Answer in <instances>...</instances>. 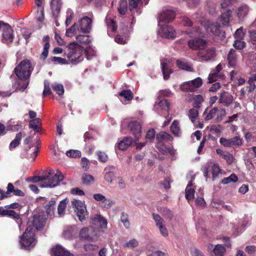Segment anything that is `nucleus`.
Returning <instances> with one entry per match:
<instances>
[{
    "mask_svg": "<svg viewBox=\"0 0 256 256\" xmlns=\"http://www.w3.org/2000/svg\"><path fill=\"white\" fill-rule=\"evenodd\" d=\"M32 70L31 64L28 60H22L15 68L14 72L18 78L20 80H26L22 86H20V84H18V86L22 92H24L27 88L29 84L27 80L30 78Z\"/></svg>",
    "mask_w": 256,
    "mask_h": 256,
    "instance_id": "1",
    "label": "nucleus"
},
{
    "mask_svg": "<svg viewBox=\"0 0 256 256\" xmlns=\"http://www.w3.org/2000/svg\"><path fill=\"white\" fill-rule=\"evenodd\" d=\"M56 202L54 199H52L48 202L46 205V212L48 216L51 218L54 214V211L56 208Z\"/></svg>",
    "mask_w": 256,
    "mask_h": 256,
    "instance_id": "34",
    "label": "nucleus"
},
{
    "mask_svg": "<svg viewBox=\"0 0 256 256\" xmlns=\"http://www.w3.org/2000/svg\"><path fill=\"white\" fill-rule=\"evenodd\" d=\"M158 34L166 38H173L176 37V32L174 28L168 25L162 26L158 30Z\"/></svg>",
    "mask_w": 256,
    "mask_h": 256,
    "instance_id": "12",
    "label": "nucleus"
},
{
    "mask_svg": "<svg viewBox=\"0 0 256 256\" xmlns=\"http://www.w3.org/2000/svg\"><path fill=\"white\" fill-rule=\"evenodd\" d=\"M120 221L126 228L128 229L130 228V224L128 220V214L124 212H122L120 215Z\"/></svg>",
    "mask_w": 256,
    "mask_h": 256,
    "instance_id": "48",
    "label": "nucleus"
},
{
    "mask_svg": "<svg viewBox=\"0 0 256 256\" xmlns=\"http://www.w3.org/2000/svg\"><path fill=\"white\" fill-rule=\"evenodd\" d=\"M94 198L99 202L100 206L104 208L108 209L114 204L115 202L112 199L107 198L101 194H96Z\"/></svg>",
    "mask_w": 256,
    "mask_h": 256,
    "instance_id": "10",
    "label": "nucleus"
},
{
    "mask_svg": "<svg viewBox=\"0 0 256 256\" xmlns=\"http://www.w3.org/2000/svg\"><path fill=\"white\" fill-rule=\"evenodd\" d=\"M246 42L240 40H236L234 43V46L238 50H242L246 46Z\"/></svg>",
    "mask_w": 256,
    "mask_h": 256,
    "instance_id": "64",
    "label": "nucleus"
},
{
    "mask_svg": "<svg viewBox=\"0 0 256 256\" xmlns=\"http://www.w3.org/2000/svg\"><path fill=\"white\" fill-rule=\"evenodd\" d=\"M156 140L158 141L156 147L158 149L164 146L163 144L164 142L166 141H172V136L164 132H161L158 133L156 136Z\"/></svg>",
    "mask_w": 256,
    "mask_h": 256,
    "instance_id": "21",
    "label": "nucleus"
},
{
    "mask_svg": "<svg viewBox=\"0 0 256 256\" xmlns=\"http://www.w3.org/2000/svg\"><path fill=\"white\" fill-rule=\"evenodd\" d=\"M50 254L51 256H74L72 254L58 244L52 248Z\"/></svg>",
    "mask_w": 256,
    "mask_h": 256,
    "instance_id": "22",
    "label": "nucleus"
},
{
    "mask_svg": "<svg viewBox=\"0 0 256 256\" xmlns=\"http://www.w3.org/2000/svg\"><path fill=\"white\" fill-rule=\"evenodd\" d=\"M222 69V66L221 64H218L216 68L214 71L210 73L208 77V80L210 83H212L216 81L218 78H220V75L218 74L220 72Z\"/></svg>",
    "mask_w": 256,
    "mask_h": 256,
    "instance_id": "30",
    "label": "nucleus"
},
{
    "mask_svg": "<svg viewBox=\"0 0 256 256\" xmlns=\"http://www.w3.org/2000/svg\"><path fill=\"white\" fill-rule=\"evenodd\" d=\"M208 248L210 250V255L212 256H223L226 251L224 247L220 244L214 246L210 244L208 246Z\"/></svg>",
    "mask_w": 256,
    "mask_h": 256,
    "instance_id": "24",
    "label": "nucleus"
},
{
    "mask_svg": "<svg viewBox=\"0 0 256 256\" xmlns=\"http://www.w3.org/2000/svg\"><path fill=\"white\" fill-rule=\"evenodd\" d=\"M171 132L176 136H178L180 134V128L179 127V122L174 120L170 127Z\"/></svg>",
    "mask_w": 256,
    "mask_h": 256,
    "instance_id": "43",
    "label": "nucleus"
},
{
    "mask_svg": "<svg viewBox=\"0 0 256 256\" xmlns=\"http://www.w3.org/2000/svg\"><path fill=\"white\" fill-rule=\"evenodd\" d=\"M180 88L184 92H194L189 81L182 83L180 86Z\"/></svg>",
    "mask_w": 256,
    "mask_h": 256,
    "instance_id": "57",
    "label": "nucleus"
},
{
    "mask_svg": "<svg viewBox=\"0 0 256 256\" xmlns=\"http://www.w3.org/2000/svg\"><path fill=\"white\" fill-rule=\"evenodd\" d=\"M21 246L25 249L33 248L36 242L34 238V232L33 228L28 226L20 238V240Z\"/></svg>",
    "mask_w": 256,
    "mask_h": 256,
    "instance_id": "4",
    "label": "nucleus"
},
{
    "mask_svg": "<svg viewBox=\"0 0 256 256\" xmlns=\"http://www.w3.org/2000/svg\"><path fill=\"white\" fill-rule=\"evenodd\" d=\"M238 177L234 174H232L230 176L227 178H224L222 181V183L224 184H228L231 182H236L238 181Z\"/></svg>",
    "mask_w": 256,
    "mask_h": 256,
    "instance_id": "53",
    "label": "nucleus"
},
{
    "mask_svg": "<svg viewBox=\"0 0 256 256\" xmlns=\"http://www.w3.org/2000/svg\"><path fill=\"white\" fill-rule=\"evenodd\" d=\"M216 204H218V205H222V206L226 210L230 212H232V206L229 205L224 204V202L220 200H213L212 202V204L214 207H216Z\"/></svg>",
    "mask_w": 256,
    "mask_h": 256,
    "instance_id": "55",
    "label": "nucleus"
},
{
    "mask_svg": "<svg viewBox=\"0 0 256 256\" xmlns=\"http://www.w3.org/2000/svg\"><path fill=\"white\" fill-rule=\"evenodd\" d=\"M88 15L80 18L76 23L77 30L80 32L88 34L92 30L94 16L92 13H89Z\"/></svg>",
    "mask_w": 256,
    "mask_h": 256,
    "instance_id": "6",
    "label": "nucleus"
},
{
    "mask_svg": "<svg viewBox=\"0 0 256 256\" xmlns=\"http://www.w3.org/2000/svg\"><path fill=\"white\" fill-rule=\"evenodd\" d=\"M68 202V200L67 198H65L60 202L58 207V212L60 216H62L64 214Z\"/></svg>",
    "mask_w": 256,
    "mask_h": 256,
    "instance_id": "41",
    "label": "nucleus"
},
{
    "mask_svg": "<svg viewBox=\"0 0 256 256\" xmlns=\"http://www.w3.org/2000/svg\"><path fill=\"white\" fill-rule=\"evenodd\" d=\"M33 226L37 230L42 228L44 220L39 216H34L33 218Z\"/></svg>",
    "mask_w": 256,
    "mask_h": 256,
    "instance_id": "38",
    "label": "nucleus"
},
{
    "mask_svg": "<svg viewBox=\"0 0 256 256\" xmlns=\"http://www.w3.org/2000/svg\"><path fill=\"white\" fill-rule=\"evenodd\" d=\"M106 23L108 26V34H110L109 32L110 30L112 32H114L116 30L117 28V26L116 24V22L114 21L113 19H112L106 16Z\"/></svg>",
    "mask_w": 256,
    "mask_h": 256,
    "instance_id": "37",
    "label": "nucleus"
},
{
    "mask_svg": "<svg viewBox=\"0 0 256 256\" xmlns=\"http://www.w3.org/2000/svg\"><path fill=\"white\" fill-rule=\"evenodd\" d=\"M60 0H52L50 6L53 16H57L61 8Z\"/></svg>",
    "mask_w": 256,
    "mask_h": 256,
    "instance_id": "31",
    "label": "nucleus"
},
{
    "mask_svg": "<svg viewBox=\"0 0 256 256\" xmlns=\"http://www.w3.org/2000/svg\"><path fill=\"white\" fill-rule=\"evenodd\" d=\"M138 241L135 238H132L123 244V247L124 248H134L138 246Z\"/></svg>",
    "mask_w": 256,
    "mask_h": 256,
    "instance_id": "47",
    "label": "nucleus"
},
{
    "mask_svg": "<svg viewBox=\"0 0 256 256\" xmlns=\"http://www.w3.org/2000/svg\"><path fill=\"white\" fill-rule=\"evenodd\" d=\"M79 235L80 239L91 242L97 240L98 238L96 230L92 226L82 228Z\"/></svg>",
    "mask_w": 256,
    "mask_h": 256,
    "instance_id": "8",
    "label": "nucleus"
},
{
    "mask_svg": "<svg viewBox=\"0 0 256 256\" xmlns=\"http://www.w3.org/2000/svg\"><path fill=\"white\" fill-rule=\"evenodd\" d=\"M175 18V13L174 10H163L159 14L158 17V22H163L169 23L171 22Z\"/></svg>",
    "mask_w": 256,
    "mask_h": 256,
    "instance_id": "13",
    "label": "nucleus"
},
{
    "mask_svg": "<svg viewBox=\"0 0 256 256\" xmlns=\"http://www.w3.org/2000/svg\"><path fill=\"white\" fill-rule=\"evenodd\" d=\"M70 206L74 209L80 222L84 221L88 216V213L84 201L73 199L71 201Z\"/></svg>",
    "mask_w": 256,
    "mask_h": 256,
    "instance_id": "5",
    "label": "nucleus"
},
{
    "mask_svg": "<svg viewBox=\"0 0 256 256\" xmlns=\"http://www.w3.org/2000/svg\"><path fill=\"white\" fill-rule=\"evenodd\" d=\"M84 51L88 60L91 59L93 56L96 55V50L90 46L86 47Z\"/></svg>",
    "mask_w": 256,
    "mask_h": 256,
    "instance_id": "58",
    "label": "nucleus"
},
{
    "mask_svg": "<svg viewBox=\"0 0 256 256\" xmlns=\"http://www.w3.org/2000/svg\"><path fill=\"white\" fill-rule=\"evenodd\" d=\"M92 222L94 225L97 226L100 228L106 229L107 228V220L101 215H95L92 220Z\"/></svg>",
    "mask_w": 256,
    "mask_h": 256,
    "instance_id": "27",
    "label": "nucleus"
},
{
    "mask_svg": "<svg viewBox=\"0 0 256 256\" xmlns=\"http://www.w3.org/2000/svg\"><path fill=\"white\" fill-rule=\"evenodd\" d=\"M63 179L64 176L60 171L57 170L55 173L54 170H50L47 175L45 176V179L42 182L41 188L56 187Z\"/></svg>",
    "mask_w": 256,
    "mask_h": 256,
    "instance_id": "2",
    "label": "nucleus"
},
{
    "mask_svg": "<svg viewBox=\"0 0 256 256\" xmlns=\"http://www.w3.org/2000/svg\"><path fill=\"white\" fill-rule=\"evenodd\" d=\"M119 96L123 97L126 100H130L133 98L132 92L130 90H123L119 93Z\"/></svg>",
    "mask_w": 256,
    "mask_h": 256,
    "instance_id": "52",
    "label": "nucleus"
},
{
    "mask_svg": "<svg viewBox=\"0 0 256 256\" xmlns=\"http://www.w3.org/2000/svg\"><path fill=\"white\" fill-rule=\"evenodd\" d=\"M176 64L179 68L182 70L187 71H190L192 70V68L188 66L183 60H178L176 61Z\"/></svg>",
    "mask_w": 256,
    "mask_h": 256,
    "instance_id": "54",
    "label": "nucleus"
},
{
    "mask_svg": "<svg viewBox=\"0 0 256 256\" xmlns=\"http://www.w3.org/2000/svg\"><path fill=\"white\" fill-rule=\"evenodd\" d=\"M162 70L164 80L170 78V75L172 72V64L170 60H164L161 62Z\"/></svg>",
    "mask_w": 256,
    "mask_h": 256,
    "instance_id": "19",
    "label": "nucleus"
},
{
    "mask_svg": "<svg viewBox=\"0 0 256 256\" xmlns=\"http://www.w3.org/2000/svg\"><path fill=\"white\" fill-rule=\"evenodd\" d=\"M83 48L75 42L70 43L68 46L67 58L70 62L76 64L82 60Z\"/></svg>",
    "mask_w": 256,
    "mask_h": 256,
    "instance_id": "3",
    "label": "nucleus"
},
{
    "mask_svg": "<svg viewBox=\"0 0 256 256\" xmlns=\"http://www.w3.org/2000/svg\"><path fill=\"white\" fill-rule=\"evenodd\" d=\"M194 178L192 176V180L188 182L186 188V198L188 201L192 200L194 198V190L193 188H191L193 185L192 180Z\"/></svg>",
    "mask_w": 256,
    "mask_h": 256,
    "instance_id": "28",
    "label": "nucleus"
},
{
    "mask_svg": "<svg viewBox=\"0 0 256 256\" xmlns=\"http://www.w3.org/2000/svg\"><path fill=\"white\" fill-rule=\"evenodd\" d=\"M40 124V120L39 118H36L30 122V127L34 130L38 132V126Z\"/></svg>",
    "mask_w": 256,
    "mask_h": 256,
    "instance_id": "56",
    "label": "nucleus"
},
{
    "mask_svg": "<svg viewBox=\"0 0 256 256\" xmlns=\"http://www.w3.org/2000/svg\"><path fill=\"white\" fill-rule=\"evenodd\" d=\"M13 192L14 194L17 196H23L24 193L20 190L14 189L13 184L9 183L7 186V192L3 191L0 188V200H2L4 198L8 197V194Z\"/></svg>",
    "mask_w": 256,
    "mask_h": 256,
    "instance_id": "16",
    "label": "nucleus"
},
{
    "mask_svg": "<svg viewBox=\"0 0 256 256\" xmlns=\"http://www.w3.org/2000/svg\"><path fill=\"white\" fill-rule=\"evenodd\" d=\"M128 9V4L126 0H120L118 7V10L120 14L124 15Z\"/></svg>",
    "mask_w": 256,
    "mask_h": 256,
    "instance_id": "46",
    "label": "nucleus"
},
{
    "mask_svg": "<svg viewBox=\"0 0 256 256\" xmlns=\"http://www.w3.org/2000/svg\"><path fill=\"white\" fill-rule=\"evenodd\" d=\"M188 46L192 50H202L207 46V42L203 39L195 38L188 42Z\"/></svg>",
    "mask_w": 256,
    "mask_h": 256,
    "instance_id": "15",
    "label": "nucleus"
},
{
    "mask_svg": "<svg viewBox=\"0 0 256 256\" xmlns=\"http://www.w3.org/2000/svg\"><path fill=\"white\" fill-rule=\"evenodd\" d=\"M78 24L75 22L70 28L66 31V34L68 37H72L74 36H77L78 32H80L77 30Z\"/></svg>",
    "mask_w": 256,
    "mask_h": 256,
    "instance_id": "44",
    "label": "nucleus"
},
{
    "mask_svg": "<svg viewBox=\"0 0 256 256\" xmlns=\"http://www.w3.org/2000/svg\"><path fill=\"white\" fill-rule=\"evenodd\" d=\"M51 94L52 91L50 88V83L48 80H45L44 82V90L42 93L43 96H46Z\"/></svg>",
    "mask_w": 256,
    "mask_h": 256,
    "instance_id": "63",
    "label": "nucleus"
},
{
    "mask_svg": "<svg viewBox=\"0 0 256 256\" xmlns=\"http://www.w3.org/2000/svg\"><path fill=\"white\" fill-rule=\"evenodd\" d=\"M116 168L112 166H108L105 168L104 174V180L110 183H112L113 178L116 176Z\"/></svg>",
    "mask_w": 256,
    "mask_h": 256,
    "instance_id": "25",
    "label": "nucleus"
},
{
    "mask_svg": "<svg viewBox=\"0 0 256 256\" xmlns=\"http://www.w3.org/2000/svg\"><path fill=\"white\" fill-rule=\"evenodd\" d=\"M204 99L201 95L198 94L195 96L194 98L193 106L196 108H199L201 106L202 102H203Z\"/></svg>",
    "mask_w": 256,
    "mask_h": 256,
    "instance_id": "60",
    "label": "nucleus"
},
{
    "mask_svg": "<svg viewBox=\"0 0 256 256\" xmlns=\"http://www.w3.org/2000/svg\"><path fill=\"white\" fill-rule=\"evenodd\" d=\"M76 40L78 42L82 44H88L90 42L89 36L86 35L78 34Z\"/></svg>",
    "mask_w": 256,
    "mask_h": 256,
    "instance_id": "45",
    "label": "nucleus"
},
{
    "mask_svg": "<svg viewBox=\"0 0 256 256\" xmlns=\"http://www.w3.org/2000/svg\"><path fill=\"white\" fill-rule=\"evenodd\" d=\"M169 104L165 99L162 100L158 102H156L154 108L158 110L161 109L165 111H168L169 108Z\"/></svg>",
    "mask_w": 256,
    "mask_h": 256,
    "instance_id": "36",
    "label": "nucleus"
},
{
    "mask_svg": "<svg viewBox=\"0 0 256 256\" xmlns=\"http://www.w3.org/2000/svg\"><path fill=\"white\" fill-rule=\"evenodd\" d=\"M2 41L8 45L11 44L14 39V31L12 26L8 23L2 25Z\"/></svg>",
    "mask_w": 256,
    "mask_h": 256,
    "instance_id": "9",
    "label": "nucleus"
},
{
    "mask_svg": "<svg viewBox=\"0 0 256 256\" xmlns=\"http://www.w3.org/2000/svg\"><path fill=\"white\" fill-rule=\"evenodd\" d=\"M249 7L246 4L238 6L236 10V14L240 20H242L248 14L249 12Z\"/></svg>",
    "mask_w": 256,
    "mask_h": 256,
    "instance_id": "29",
    "label": "nucleus"
},
{
    "mask_svg": "<svg viewBox=\"0 0 256 256\" xmlns=\"http://www.w3.org/2000/svg\"><path fill=\"white\" fill-rule=\"evenodd\" d=\"M216 56L215 50L214 48L208 49L205 52H199L198 54V59L199 61L204 62L211 60Z\"/></svg>",
    "mask_w": 256,
    "mask_h": 256,
    "instance_id": "20",
    "label": "nucleus"
},
{
    "mask_svg": "<svg viewBox=\"0 0 256 256\" xmlns=\"http://www.w3.org/2000/svg\"><path fill=\"white\" fill-rule=\"evenodd\" d=\"M128 126L131 133L134 135V142H138L141 136L140 124L136 121H131L129 122Z\"/></svg>",
    "mask_w": 256,
    "mask_h": 256,
    "instance_id": "14",
    "label": "nucleus"
},
{
    "mask_svg": "<svg viewBox=\"0 0 256 256\" xmlns=\"http://www.w3.org/2000/svg\"><path fill=\"white\" fill-rule=\"evenodd\" d=\"M22 135L23 134L22 132H20L16 134L14 139L10 142V144L9 148L10 150H12V149L16 148L20 144V141L22 138Z\"/></svg>",
    "mask_w": 256,
    "mask_h": 256,
    "instance_id": "39",
    "label": "nucleus"
},
{
    "mask_svg": "<svg viewBox=\"0 0 256 256\" xmlns=\"http://www.w3.org/2000/svg\"><path fill=\"white\" fill-rule=\"evenodd\" d=\"M204 27L206 32L209 34L219 35L220 34V25L218 22L212 23L210 21L204 22Z\"/></svg>",
    "mask_w": 256,
    "mask_h": 256,
    "instance_id": "17",
    "label": "nucleus"
},
{
    "mask_svg": "<svg viewBox=\"0 0 256 256\" xmlns=\"http://www.w3.org/2000/svg\"><path fill=\"white\" fill-rule=\"evenodd\" d=\"M94 178L90 174H84L82 176V180L84 184L90 185L94 182Z\"/></svg>",
    "mask_w": 256,
    "mask_h": 256,
    "instance_id": "50",
    "label": "nucleus"
},
{
    "mask_svg": "<svg viewBox=\"0 0 256 256\" xmlns=\"http://www.w3.org/2000/svg\"><path fill=\"white\" fill-rule=\"evenodd\" d=\"M238 52L234 49H230L227 56L228 66L229 68H234L238 64Z\"/></svg>",
    "mask_w": 256,
    "mask_h": 256,
    "instance_id": "18",
    "label": "nucleus"
},
{
    "mask_svg": "<svg viewBox=\"0 0 256 256\" xmlns=\"http://www.w3.org/2000/svg\"><path fill=\"white\" fill-rule=\"evenodd\" d=\"M52 88L53 90L59 96H62L64 94V88L62 84L54 83L52 84Z\"/></svg>",
    "mask_w": 256,
    "mask_h": 256,
    "instance_id": "51",
    "label": "nucleus"
},
{
    "mask_svg": "<svg viewBox=\"0 0 256 256\" xmlns=\"http://www.w3.org/2000/svg\"><path fill=\"white\" fill-rule=\"evenodd\" d=\"M198 110L196 109L192 108L189 110L188 117L192 122H194L198 116Z\"/></svg>",
    "mask_w": 256,
    "mask_h": 256,
    "instance_id": "61",
    "label": "nucleus"
},
{
    "mask_svg": "<svg viewBox=\"0 0 256 256\" xmlns=\"http://www.w3.org/2000/svg\"><path fill=\"white\" fill-rule=\"evenodd\" d=\"M232 15V11L230 10H228L226 12H224L221 16V20L222 22V24L224 26L228 25L230 18Z\"/></svg>",
    "mask_w": 256,
    "mask_h": 256,
    "instance_id": "42",
    "label": "nucleus"
},
{
    "mask_svg": "<svg viewBox=\"0 0 256 256\" xmlns=\"http://www.w3.org/2000/svg\"><path fill=\"white\" fill-rule=\"evenodd\" d=\"M220 144L226 147L239 146L242 144V140L238 136L227 139L221 138L220 139Z\"/></svg>",
    "mask_w": 256,
    "mask_h": 256,
    "instance_id": "11",
    "label": "nucleus"
},
{
    "mask_svg": "<svg viewBox=\"0 0 256 256\" xmlns=\"http://www.w3.org/2000/svg\"><path fill=\"white\" fill-rule=\"evenodd\" d=\"M208 167L212 168V178H214L218 176L221 170L218 164L210 162L208 164Z\"/></svg>",
    "mask_w": 256,
    "mask_h": 256,
    "instance_id": "40",
    "label": "nucleus"
},
{
    "mask_svg": "<svg viewBox=\"0 0 256 256\" xmlns=\"http://www.w3.org/2000/svg\"><path fill=\"white\" fill-rule=\"evenodd\" d=\"M43 40L45 42V44H44L43 51L40 56V58L45 60L48 56V49L50 47L48 36H44L43 38Z\"/></svg>",
    "mask_w": 256,
    "mask_h": 256,
    "instance_id": "35",
    "label": "nucleus"
},
{
    "mask_svg": "<svg viewBox=\"0 0 256 256\" xmlns=\"http://www.w3.org/2000/svg\"><path fill=\"white\" fill-rule=\"evenodd\" d=\"M233 100V96L224 90L221 92L218 100L220 104H222L226 106H228L232 102Z\"/></svg>",
    "mask_w": 256,
    "mask_h": 256,
    "instance_id": "23",
    "label": "nucleus"
},
{
    "mask_svg": "<svg viewBox=\"0 0 256 256\" xmlns=\"http://www.w3.org/2000/svg\"><path fill=\"white\" fill-rule=\"evenodd\" d=\"M152 216L157 227L164 224V219L160 215L158 214H153Z\"/></svg>",
    "mask_w": 256,
    "mask_h": 256,
    "instance_id": "59",
    "label": "nucleus"
},
{
    "mask_svg": "<svg viewBox=\"0 0 256 256\" xmlns=\"http://www.w3.org/2000/svg\"><path fill=\"white\" fill-rule=\"evenodd\" d=\"M207 109H206L204 112V115H206L205 120H209L214 118L215 122L218 123L220 122L224 116L226 114V110L224 108H218L214 107L206 112Z\"/></svg>",
    "mask_w": 256,
    "mask_h": 256,
    "instance_id": "7",
    "label": "nucleus"
},
{
    "mask_svg": "<svg viewBox=\"0 0 256 256\" xmlns=\"http://www.w3.org/2000/svg\"><path fill=\"white\" fill-rule=\"evenodd\" d=\"M68 156L72 158H79L81 156V152L78 150H69L66 152Z\"/></svg>",
    "mask_w": 256,
    "mask_h": 256,
    "instance_id": "62",
    "label": "nucleus"
},
{
    "mask_svg": "<svg viewBox=\"0 0 256 256\" xmlns=\"http://www.w3.org/2000/svg\"><path fill=\"white\" fill-rule=\"evenodd\" d=\"M76 234V230L74 226H67L64 227L62 234V237L68 240L74 238Z\"/></svg>",
    "mask_w": 256,
    "mask_h": 256,
    "instance_id": "26",
    "label": "nucleus"
},
{
    "mask_svg": "<svg viewBox=\"0 0 256 256\" xmlns=\"http://www.w3.org/2000/svg\"><path fill=\"white\" fill-rule=\"evenodd\" d=\"M189 82H190V84L194 91L196 90L198 88L200 87L202 84V80L200 78H197L194 80H190Z\"/></svg>",
    "mask_w": 256,
    "mask_h": 256,
    "instance_id": "49",
    "label": "nucleus"
},
{
    "mask_svg": "<svg viewBox=\"0 0 256 256\" xmlns=\"http://www.w3.org/2000/svg\"><path fill=\"white\" fill-rule=\"evenodd\" d=\"M0 214L2 216L12 217L18 220L20 218L19 215L15 211L6 210L2 206H0Z\"/></svg>",
    "mask_w": 256,
    "mask_h": 256,
    "instance_id": "33",
    "label": "nucleus"
},
{
    "mask_svg": "<svg viewBox=\"0 0 256 256\" xmlns=\"http://www.w3.org/2000/svg\"><path fill=\"white\" fill-rule=\"evenodd\" d=\"M132 138L130 137H125L122 140L118 143V148L119 150H124L132 144Z\"/></svg>",
    "mask_w": 256,
    "mask_h": 256,
    "instance_id": "32",
    "label": "nucleus"
}]
</instances>
